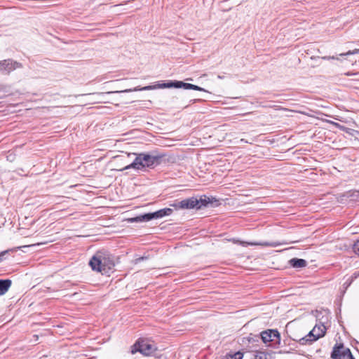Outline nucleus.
<instances>
[{"mask_svg":"<svg viewBox=\"0 0 359 359\" xmlns=\"http://www.w3.org/2000/svg\"><path fill=\"white\" fill-rule=\"evenodd\" d=\"M358 277V274L356 273H353L351 276V280H353L354 278H356Z\"/></svg>","mask_w":359,"mask_h":359,"instance_id":"obj_25","label":"nucleus"},{"mask_svg":"<svg viewBox=\"0 0 359 359\" xmlns=\"http://www.w3.org/2000/svg\"><path fill=\"white\" fill-rule=\"evenodd\" d=\"M22 67V65L21 63L13 61L11 59L0 61V70L5 71L8 74L18 68H21Z\"/></svg>","mask_w":359,"mask_h":359,"instance_id":"obj_9","label":"nucleus"},{"mask_svg":"<svg viewBox=\"0 0 359 359\" xmlns=\"http://www.w3.org/2000/svg\"><path fill=\"white\" fill-rule=\"evenodd\" d=\"M157 350L155 345L147 342L145 340L139 339L131 347V353L135 354L140 352L144 355L149 356Z\"/></svg>","mask_w":359,"mask_h":359,"instance_id":"obj_6","label":"nucleus"},{"mask_svg":"<svg viewBox=\"0 0 359 359\" xmlns=\"http://www.w3.org/2000/svg\"><path fill=\"white\" fill-rule=\"evenodd\" d=\"M289 263L293 268H303L305 267L307 264V262L305 259L296 257L291 259L289 261Z\"/></svg>","mask_w":359,"mask_h":359,"instance_id":"obj_12","label":"nucleus"},{"mask_svg":"<svg viewBox=\"0 0 359 359\" xmlns=\"http://www.w3.org/2000/svg\"><path fill=\"white\" fill-rule=\"evenodd\" d=\"M197 100H191L193 102V103H194Z\"/></svg>","mask_w":359,"mask_h":359,"instance_id":"obj_30","label":"nucleus"},{"mask_svg":"<svg viewBox=\"0 0 359 359\" xmlns=\"http://www.w3.org/2000/svg\"><path fill=\"white\" fill-rule=\"evenodd\" d=\"M355 133H358V134L359 135V131H357V130H356V131H355Z\"/></svg>","mask_w":359,"mask_h":359,"instance_id":"obj_31","label":"nucleus"},{"mask_svg":"<svg viewBox=\"0 0 359 359\" xmlns=\"http://www.w3.org/2000/svg\"><path fill=\"white\" fill-rule=\"evenodd\" d=\"M353 251L359 255V240L355 242L353 246Z\"/></svg>","mask_w":359,"mask_h":359,"instance_id":"obj_21","label":"nucleus"},{"mask_svg":"<svg viewBox=\"0 0 359 359\" xmlns=\"http://www.w3.org/2000/svg\"><path fill=\"white\" fill-rule=\"evenodd\" d=\"M131 91H133V90L128 89V90H121V91H110V92H106V93H99L98 94L102 96H104L105 95L111 94V93H119L131 92Z\"/></svg>","mask_w":359,"mask_h":359,"instance_id":"obj_15","label":"nucleus"},{"mask_svg":"<svg viewBox=\"0 0 359 359\" xmlns=\"http://www.w3.org/2000/svg\"><path fill=\"white\" fill-rule=\"evenodd\" d=\"M319 327L320 326H316V333L320 332V330H318Z\"/></svg>","mask_w":359,"mask_h":359,"instance_id":"obj_26","label":"nucleus"},{"mask_svg":"<svg viewBox=\"0 0 359 359\" xmlns=\"http://www.w3.org/2000/svg\"><path fill=\"white\" fill-rule=\"evenodd\" d=\"M142 259H144V257H140L138 259V260H142Z\"/></svg>","mask_w":359,"mask_h":359,"instance_id":"obj_29","label":"nucleus"},{"mask_svg":"<svg viewBox=\"0 0 359 359\" xmlns=\"http://www.w3.org/2000/svg\"><path fill=\"white\" fill-rule=\"evenodd\" d=\"M255 337L256 338V339H254L253 337H250L249 338V341L250 342L251 341H259V336H255Z\"/></svg>","mask_w":359,"mask_h":359,"instance_id":"obj_23","label":"nucleus"},{"mask_svg":"<svg viewBox=\"0 0 359 359\" xmlns=\"http://www.w3.org/2000/svg\"><path fill=\"white\" fill-rule=\"evenodd\" d=\"M219 205L218 201L214 197H208L205 195L196 197L185 198L180 201H175L170 205L175 209H202L203 208H214Z\"/></svg>","mask_w":359,"mask_h":359,"instance_id":"obj_2","label":"nucleus"},{"mask_svg":"<svg viewBox=\"0 0 359 359\" xmlns=\"http://www.w3.org/2000/svg\"><path fill=\"white\" fill-rule=\"evenodd\" d=\"M184 88L185 90H198V91H203V92H208L205 89L189 83H185L182 81H169L167 83H158L155 86H147L145 87H143L141 88V90H153L156 88Z\"/></svg>","mask_w":359,"mask_h":359,"instance_id":"obj_4","label":"nucleus"},{"mask_svg":"<svg viewBox=\"0 0 359 359\" xmlns=\"http://www.w3.org/2000/svg\"><path fill=\"white\" fill-rule=\"evenodd\" d=\"M318 330H320V332H318L316 335V337L312 339L306 338V337H302L299 340H297L301 345H306L311 344L313 341H317L320 337H323L325 334L326 327L324 325H321L320 327H318Z\"/></svg>","mask_w":359,"mask_h":359,"instance_id":"obj_10","label":"nucleus"},{"mask_svg":"<svg viewBox=\"0 0 359 359\" xmlns=\"http://www.w3.org/2000/svg\"><path fill=\"white\" fill-rule=\"evenodd\" d=\"M358 53H359V49L355 48L353 50H349L346 53H341L339 55L340 56H347V55H355V54H358Z\"/></svg>","mask_w":359,"mask_h":359,"instance_id":"obj_19","label":"nucleus"},{"mask_svg":"<svg viewBox=\"0 0 359 359\" xmlns=\"http://www.w3.org/2000/svg\"><path fill=\"white\" fill-rule=\"evenodd\" d=\"M316 332V326H315L312 330H311L307 335H306L305 337L306 338H309V339H312V338H314L316 337V335L317 333Z\"/></svg>","mask_w":359,"mask_h":359,"instance_id":"obj_16","label":"nucleus"},{"mask_svg":"<svg viewBox=\"0 0 359 359\" xmlns=\"http://www.w3.org/2000/svg\"><path fill=\"white\" fill-rule=\"evenodd\" d=\"M243 353L240 351L235 353L233 355H230L229 359H242L243 358Z\"/></svg>","mask_w":359,"mask_h":359,"instance_id":"obj_20","label":"nucleus"},{"mask_svg":"<svg viewBox=\"0 0 359 359\" xmlns=\"http://www.w3.org/2000/svg\"><path fill=\"white\" fill-rule=\"evenodd\" d=\"M12 285L10 279H0V295L5 294Z\"/></svg>","mask_w":359,"mask_h":359,"instance_id":"obj_11","label":"nucleus"},{"mask_svg":"<svg viewBox=\"0 0 359 359\" xmlns=\"http://www.w3.org/2000/svg\"><path fill=\"white\" fill-rule=\"evenodd\" d=\"M323 60H331V59H332V60H334V59H336V57H334V56H332V57H331V56H325V57H323Z\"/></svg>","mask_w":359,"mask_h":359,"instance_id":"obj_24","label":"nucleus"},{"mask_svg":"<svg viewBox=\"0 0 359 359\" xmlns=\"http://www.w3.org/2000/svg\"><path fill=\"white\" fill-rule=\"evenodd\" d=\"M89 266L93 271L104 275L109 273L115 264L109 253L104 250H100L91 257Z\"/></svg>","mask_w":359,"mask_h":359,"instance_id":"obj_3","label":"nucleus"},{"mask_svg":"<svg viewBox=\"0 0 359 359\" xmlns=\"http://www.w3.org/2000/svg\"><path fill=\"white\" fill-rule=\"evenodd\" d=\"M135 156L134 161L121 170L133 168L135 170H145L146 168H154L161 163L164 154H155L154 153H128V156Z\"/></svg>","mask_w":359,"mask_h":359,"instance_id":"obj_1","label":"nucleus"},{"mask_svg":"<svg viewBox=\"0 0 359 359\" xmlns=\"http://www.w3.org/2000/svg\"><path fill=\"white\" fill-rule=\"evenodd\" d=\"M172 210L169 208H163L154 212H148L136 216L129 219L131 222H145L152 219L162 218L165 216L170 215Z\"/></svg>","mask_w":359,"mask_h":359,"instance_id":"obj_5","label":"nucleus"},{"mask_svg":"<svg viewBox=\"0 0 359 359\" xmlns=\"http://www.w3.org/2000/svg\"><path fill=\"white\" fill-rule=\"evenodd\" d=\"M316 332V326H315L312 330H311L307 335H306L305 337L306 338H309V339H312V338H314L316 337V335L317 333Z\"/></svg>","mask_w":359,"mask_h":359,"instance_id":"obj_18","label":"nucleus"},{"mask_svg":"<svg viewBox=\"0 0 359 359\" xmlns=\"http://www.w3.org/2000/svg\"><path fill=\"white\" fill-rule=\"evenodd\" d=\"M269 356L270 355L266 352L257 351L255 355L254 359H269Z\"/></svg>","mask_w":359,"mask_h":359,"instance_id":"obj_14","label":"nucleus"},{"mask_svg":"<svg viewBox=\"0 0 359 359\" xmlns=\"http://www.w3.org/2000/svg\"><path fill=\"white\" fill-rule=\"evenodd\" d=\"M332 359H355L348 348H344L343 344H337L331 353Z\"/></svg>","mask_w":359,"mask_h":359,"instance_id":"obj_8","label":"nucleus"},{"mask_svg":"<svg viewBox=\"0 0 359 359\" xmlns=\"http://www.w3.org/2000/svg\"><path fill=\"white\" fill-rule=\"evenodd\" d=\"M9 252V250L2 251L0 252V262L3 260V256H4L6 254H7Z\"/></svg>","mask_w":359,"mask_h":359,"instance_id":"obj_22","label":"nucleus"},{"mask_svg":"<svg viewBox=\"0 0 359 359\" xmlns=\"http://www.w3.org/2000/svg\"><path fill=\"white\" fill-rule=\"evenodd\" d=\"M217 78H218L219 79H224V76H221V75H218V76H217Z\"/></svg>","mask_w":359,"mask_h":359,"instance_id":"obj_27","label":"nucleus"},{"mask_svg":"<svg viewBox=\"0 0 359 359\" xmlns=\"http://www.w3.org/2000/svg\"><path fill=\"white\" fill-rule=\"evenodd\" d=\"M260 338L264 344L269 343V346L277 348L280 344V335L277 330H267L260 334Z\"/></svg>","mask_w":359,"mask_h":359,"instance_id":"obj_7","label":"nucleus"},{"mask_svg":"<svg viewBox=\"0 0 359 359\" xmlns=\"http://www.w3.org/2000/svg\"><path fill=\"white\" fill-rule=\"evenodd\" d=\"M241 142H248L247 141H245L244 139H241Z\"/></svg>","mask_w":359,"mask_h":359,"instance_id":"obj_28","label":"nucleus"},{"mask_svg":"<svg viewBox=\"0 0 359 359\" xmlns=\"http://www.w3.org/2000/svg\"><path fill=\"white\" fill-rule=\"evenodd\" d=\"M288 243L287 242H278V241H273V242H262V243H248L250 245H262L266 247H278L282 245H286Z\"/></svg>","mask_w":359,"mask_h":359,"instance_id":"obj_13","label":"nucleus"},{"mask_svg":"<svg viewBox=\"0 0 359 359\" xmlns=\"http://www.w3.org/2000/svg\"><path fill=\"white\" fill-rule=\"evenodd\" d=\"M316 332V326H315L312 330H311L307 335H306L305 337L306 338H309V339H312V338H314L316 337V335L317 333Z\"/></svg>","mask_w":359,"mask_h":359,"instance_id":"obj_17","label":"nucleus"}]
</instances>
